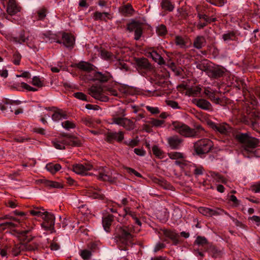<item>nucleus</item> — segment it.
I'll list each match as a JSON object with an SVG mask.
<instances>
[{"mask_svg":"<svg viewBox=\"0 0 260 260\" xmlns=\"http://www.w3.org/2000/svg\"><path fill=\"white\" fill-rule=\"evenodd\" d=\"M134 233L135 229L133 225L116 226L113 239L119 249L126 250L127 246L133 243Z\"/></svg>","mask_w":260,"mask_h":260,"instance_id":"obj_1","label":"nucleus"},{"mask_svg":"<svg viewBox=\"0 0 260 260\" xmlns=\"http://www.w3.org/2000/svg\"><path fill=\"white\" fill-rule=\"evenodd\" d=\"M172 125L175 129L180 135L185 137H195L199 135V132L191 128L189 126L179 122H173Z\"/></svg>","mask_w":260,"mask_h":260,"instance_id":"obj_2","label":"nucleus"},{"mask_svg":"<svg viewBox=\"0 0 260 260\" xmlns=\"http://www.w3.org/2000/svg\"><path fill=\"white\" fill-rule=\"evenodd\" d=\"M193 147L198 155L204 154L213 148V143L209 139H202L195 142Z\"/></svg>","mask_w":260,"mask_h":260,"instance_id":"obj_3","label":"nucleus"},{"mask_svg":"<svg viewBox=\"0 0 260 260\" xmlns=\"http://www.w3.org/2000/svg\"><path fill=\"white\" fill-rule=\"evenodd\" d=\"M45 214L43 216L44 221L41 224L42 226L46 231H50L51 233L55 232L54 223L55 216L53 214H51L47 211L45 212Z\"/></svg>","mask_w":260,"mask_h":260,"instance_id":"obj_4","label":"nucleus"},{"mask_svg":"<svg viewBox=\"0 0 260 260\" xmlns=\"http://www.w3.org/2000/svg\"><path fill=\"white\" fill-rule=\"evenodd\" d=\"M88 91L89 94L96 100L105 102L109 100V98L103 94V89L101 86H92Z\"/></svg>","mask_w":260,"mask_h":260,"instance_id":"obj_5","label":"nucleus"},{"mask_svg":"<svg viewBox=\"0 0 260 260\" xmlns=\"http://www.w3.org/2000/svg\"><path fill=\"white\" fill-rule=\"evenodd\" d=\"M21 10L22 7L17 0H8L7 1L6 12L9 15H16Z\"/></svg>","mask_w":260,"mask_h":260,"instance_id":"obj_6","label":"nucleus"},{"mask_svg":"<svg viewBox=\"0 0 260 260\" xmlns=\"http://www.w3.org/2000/svg\"><path fill=\"white\" fill-rule=\"evenodd\" d=\"M112 120L113 123L119 125L123 127L127 131L133 130L135 127L134 123L127 118L113 117Z\"/></svg>","mask_w":260,"mask_h":260,"instance_id":"obj_7","label":"nucleus"},{"mask_svg":"<svg viewBox=\"0 0 260 260\" xmlns=\"http://www.w3.org/2000/svg\"><path fill=\"white\" fill-rule=\"evenodd\" d=\"M61 136L63 137L61 140L64 146H80L81 145V141L76 137L65 134H62Z\"/></svg>","mask_w":260,"mask_h":260,"instance_id":"obj_8","label":"nucleus"},{"mask_svg":"<svg viewBox=\"0 0 260 260\" xmlns=\"http://www.w3.org/2000/svg\"><path fill=\"white\" fill-rule=\"evenodd\" d=\"M93 168L92 165L90 164H76L73 166V171L76 174L82 175H87L88 171L91 170Z\"/></svg>","mask_w":260,"mask_h":260,"instance_id":"obj_9","label":"nucleus"},{"mask_svg":"<svg viewBox=\"0 0 260 260\" xmlns=\"http://www.w3.org/2000/svg\"><path fill=\"white\" fill-rule=\"evenodd\" d=\"M169 147L173 150L179 149L183 142V140L177 135H173L167 139Z\"/></svg>","mask_w":260,"mask_h":260,"instance_id":"obj_10","label":"nucleus"},{"mask_svg":"<svg viewBox=\"0 0 260 260\" xmlns=\"http://www.w3.org/2000/svg\"><path fill=\"white\" fill-rule=\"evenodd\" d=\"M61 41L66 47L73 48L75 44V38L71 34L63 32Z\"/></svg>","mask_w":260,"mask_h":260,"instance_id":"obj_11","label":"nucleus"},{"mask_svg":"<svg viewBox=\"0 0 260 260\" xmlns=\"http://www.w3.org/2000/svg\"><path fill=\"white\" fill-rule=\"evenodd\" d=\"M135 62L139 69L150 70L152 69L151 64L146 58H137L135 59Z\"/></svg>","mask_w":260,"mask_h":260,"instance_id":"obj_12","label":"nucleus"},{"mask_svg":"<svg viewBox=\"0 0 260 260\" xmlns=\"http://www.w3.org/2000/svg\"><path fill=\"white\" fill-rule=\"evenodd\" d=\"M226 70L224 68L216 67L210 69L208 71V75L213 78H218L222 77Z\"/></svg>","mask_w":260,"mask_h":260,"instance_id":"obj_13","label":"nucleus"},{"mask_svg":"<svg viewBox=\"0 0 260 260\" xmlns=\"http://www.w3.org/2000/svg\"><path fill=\"white\" fill-rule=\"evenodd\" d=\"M163 234L166 237L170 238L173 242L174 245H177L179 243V235L176 233L174 231L168 229H162L161 230Z\"/></svg>","mask_w":260,"mask_h":260,"instance_id":"obj_14","label":"nucleus"},{"mask_svg":"<svg viewBox=\"0 0 260 260\" xmlns=\"http://www.w3.org/2000/svg\"><path fill=\"white\" fill-rule=\"evenodd\" d=\"M124 134L122 132L118 133H108L106 136V141L108 142H111L113 140L121 142L124 139Z\"/></svg>","mask_w":260,"mask_h":260,"instance_id":"obj_15","label":"nucleus"},{"mask_svg":"<svg viewBox=\"0 0 260 260\" xmlns=\"http://www.w3.org/2000/svg\"><path fill=\"white\" fill-rule=\"evenodd\" d=\"M192 103L200 108L205 110H210L212 107L209 102L203 99H193Z\"/></svg>","mask_w":260,"mask_h":260,"instance_id":"obj_16","label":"nucleus"},{"mask_svg":"<svg viewBox=\"0 0 260 260\" xmlns=\"http://www.w3.org/2000/svg\"><path fill=\"white\" fill-rule=\"evenodd\" d=\"M197 17L199 18V21L197 25L198 29H203L207 26L209 17L207 15L198 12Z\"/></svg>","mask_w":260,"mask_h":260,"instance_id":"obj_17","label":"nucleus"},{"mask_svg":"<svg viewBox=\"0 0 260 260\" xmlns=\"http://www.w3.org/2000/svg\"><path fill=\"white\" fill-rule=\"evenodd\" d=\"M114 221V216L112 214H109L103 217L102 223L104 230L107 232H110V226Z\"/></svg>","mask_w":260,"mask_h":260,"instance_id":"obj_18","label":"nucleus"},{"mask_svg":"<svg viewBox=\"0 0 260 260\" xmlns=\"http://www.w3.org/2000/svg\"><path fill=\"white\" fill-rule=\"evenodd\" d=\"M96 176L97 178L100 180L104 181H112V177L104 168H101L99 169V173Z\"/></svg>","mask_w":260,"mask_h":260,"instance_id":"obj_19","label":"nucleus"},{"mask_svg":"<svg viewBox=\"0 0 260 260\" xmlns=\"http://www.w3.org/2000/svg\"><path fill=\"white\" fill-rule=\"evenodd\" d=\"M134 9L131 4H127L126 5L121 6L119 8V12L123 16H132L134 13Z\"/></svg>","mask_w":260,"mask_h":260,"instance_id":"obj_20","label":"nucleus"},{"mask_svg":"<svg viewBox=\"0 0 260 260\" xmlns=\"http://www.w3.org/2000/svg\"><path fill=\"white\" fill-rule=\"evenodd\" d=\"M48 13V9L45 7L39 8L35 13V18L37 20H44Z\"/></svg>","mask_w":260,"mask_h":260,"instance_id":"obj_21","label":"nucleus"},{"mask_svg":"<svg viewBox=\"0 0 260 260\" xmlns=\"http://www.w3.org/2000/svg\"><path fill=\"white\" fill-rule=\"evenodd\" d=\"M258 143V141L257 139L250 137L243 147L245 150L249 151L250 149H253L256 147Z\"/></svg>","mask_w":260,"mask_h":260,"instance_id":"obj_22","label":"nucleus"},{"mask_svg":"<svg viewBox=\"0 0 260 260\" xmlns=\"http://www.w3.org/2000/svg\"><path fill=\"white\" fill-rule=\"evenodd\" d=\"M206 41L205 38L202 36H198L194 40L193 46L194 48L200 49L205 45Z\"/></svg>","mask_w":260,"mask_h":260,"instance_id":"obj_23","label":"nucleus"},{"mask_svg":"<svg viewBox=\"0 0 260 260\" xmlns=\"http://www.w3.org/2000/svg\"><path fill=\"white\" fill-rule=\"evenodd\" d=\"M76 67L79 69L87 72H90L93 70V66L92 64L84 61L79 62L76 64Z\"/></svg>","mask_w":260,"mask_h":260,"instance_id":"obj_24","label":"nucleus"},{"mask_svg":"<svg viewBox=\"0 0 260 260\" xmlns=\"http://www.w3.org/2000/svg\"><path fill=\"white\" fill-rule=\"evenodd\" d=\"M212 128L219 132L221 134L226 135L229 132V126L226 124H216L215 123H213Z\"/></svg>","mask_w":260,"mask_h":260,"instance_id":"obj_25","label":"nucleus"},{"mask_svg":"<svg viewBox=\"0 0 260 260\" xmlns=\"http://www.w3.org/2000/svg\"><path fill=\"white\" fill-rule=\"evenodd\" d=\"M44 39H47L46 41H49L50 43L56 42L58 44H62V42L59 39V37L56 34H51L48 32L43 34Z\"/></svg>","mask_w":260,"mask_h":260,"instance_id":"obj_26","label":"nucleus"},{"mask_svg":"<svg viewBox=\"0 0 260 260\" xmlns=\"http://www.w3.org/2000/svg\"><path fill=\"white\" fill-rule=\"evenodd\" d=\"M149 55L155 62H157L159 64H165V60L161 55L158 54L156 51L153 50L151 52L148 53Z\"/></svg>","mask_w":260,"mask_h":260,"instance_id":"obj_27","label":"nucleus"},{"mask_svg":"<svg viewBox=\"0 0 260 260\" xmlns=\"http://www.w3.org/2000/svg\"><path fill=\"white\" fill-rule=\"evenodd\" d=\"M186 92L189 96H196L201 93L202 88L200 85L186 88Z\"/></svg>","mask_w":260,"mask_h":260,"instance_id":"obj_28","label":"nucleus"},{"mask_svg":"<svg viewBox=\"0 0 260 260\" xmlns=\"http://www.w3.org/2000/svg\"><path fill=\"white\" fill-rule=\"evenodd\" d=\"M209 252L211 256L214 258H221L223 255L222 251L215 246H211Z\"/></svg>","mask_w":260,"mask_h":260,"instance_id":"obj_29","label":"nucleus"},{"mask_svg":"<svg viewBox=\"0 0 260 260\" xmlns=\"http://www.w3.org/2000/svg\"><path fill=\"white\" fill-rule=\"evenodd\" d=\"M110 79L108 75L103 74L101 72H97L94 75V80H97L100 82H106Z\"/></svg>","mask_w":260,"mask_h":260,"instance_id":"obj_30","label":"nucleus"},{"mask_svg":"<svg viewBox=\"0 0 260 260\" xmlns=\"http://www.w3.org/2000/svg\"><path fill=\"white\" fill-rule=\"evenodd\" d=\"M15 43L21 44L24 43L28 40V37L25 36V32L24 30H21L19 37H12V40Z\"/></svg>","mask_w":260,"mask_h":260,"instance_id":"obj_31","label":"nucleus"},{"mask_svg":"<svg viewBox=\"0 0 260 260\" xmlns=\"http://www.w3.org/2000/svg\"><path fill=\"white\" fill-rule=\"evenodd\" d=\"M24 244L22 243H19L15 244L12 249L11 252L14 256H17L19 255L21 252L24 251Z\"/></svg>","mask_w":260,"mask_h":260,"instance_id":"obj_32","label":"nucleus"},{"mask_svg":"<svg viewBox=\"0 0 260 260\" xmlns=\"http://www.w3.org/2000/svg\"><path fill=\"white\" fill-rule=\"evenodd\" d=\"M160 6L162 9L172 12L174 9V5L169 0H161Z\"/></svg>","mask_w":260,"mask_h":260,"instance_id":"obj_33","label":"nucleus"},{"mask_svg":"<svg viewBox=\"0 0 260 260\" xmlns=\"http://www.w3.org/2000/svg\"><path fill=\"white\" fill-rule=\"evenodd\" d=\"M61 168L60 164H56L53 165L52 163L48 164L46 166V169L50 172L51 174H55L57 172L59 171Z\"/></svg>","mask_w":260,"mask_h":260,"instance_id":"obj_34","label":"nucleus"},{"mask_svg":"<svg viewBox=\"0 0 260 260\" xmlns=\"http://www.w3.org/2000/svg\"><path fill=\"white\" fill-rule=\"evenodd\" d=\"M197 68L202 71L207 72L208 74V71L210 70V66L207 60H202L197 64Z\"/></svg>","mask_w":260,"mask_h":260,"instance_id":"obj_35","label":"nucleus"},{"mask_svg":"<svg viewBox=\"0 0 260 260\" xmlns=\"http://www.w3.org/2000/svg\"><path fill=\"white\" fill-rule=\"evenodd\" d=\"M142 26V23L141 22L137 21H133L127 24V29L130 32L135 31Z\"/></svg>","mask_w":260,"mask_h":260,"instance_id":"obj_36","label":"nucleus"},{"mask_svg":"<svg viewBox=\"0 0 260 260\" xmlns=\"http://www.w3.org/2000/svg\"><path fill=\"white\" fill-rule=\"evenodd\" d=\"M249 137L250 136L247 133H240L236 135L235 139L239 143L243 144L244 146Z\"/></svg>","mask_w":260,"mask_h":260,"instance_id":"obj_37","label":"nucleus"},{"mask_svg":"<svg viewBox=\"0 0 260 260\" xmlns=\"http://www.w3.org/2000/svg\"><path fill=\"white\" fill-rule=\"evenodd\" d=\"M67 115L62 113L61 110L55 111L52 115V118L54 121H58L62 119H66Z\"/></svg>","mask_w":260,"mask_h":260,"instance_id":"obj_38","label":"nucleus"},{"mask_svg":"<svg viewBox=\"0 0 260 260\" xmlns=\"http://www.w3.org/2000/svg\"><path fill=\"white\" fill-rule=\"evenodd\" d=\"M42 182L44 183L46 186L51 188H59L62 187V186L61 184L55 181L44 180L42 181Z\"/></svg>","mask_w":260,"mask_h":260,"instance_id":"obj_39","label":"nucleus"},{"mask_svg":"<svg viewBox=\"0 0 260 260\" xmlns=\"http://www.w3.org/2000/svg\"><path fill=\"white\" fill-rule=\"evenodd\" d=\"M175 43L177 46H179L181 48H184L186 46V42L184 39L180 36H176L175 38Z\"/></svg>","mask_w":260,"mask_h":260,"instance_id":"obj_40","label":"nucleus"},{"mask_svg":"<svg viewBox=\"0 0 260 260\" xmlns=\"http://www.w3.org/2000/svg\"><path fill=\"white\" fill-rule=\"evenodd\" d=\"M222 39L224 41H234L237 39L236 34L233 31H229L226 34H224L222 35Z\"/></svg>","mask_w":260,"mask_h":260,"instance_id":"obj_41","label":"nucleus"},{"mask_svg":"<svg viewBox=\"0 0 260 260\" xmlns=\"http://www.w3.org/2000/svg\"><path fill=\"white\" fill-rule=\"evenodd\" d=\"M24 251H32L38 249V244L36 243L31 244L23 243Z\"/></svg>","mask_w":260,"mask_h":260,"instance_id":"obj_42","label":"nucleus"},{"mask_svg":"<svg viewBox=\"0 0 260 260\" xmlns=\"http://www.w3.org/2000/svg\"><path fill=\"white\" fill-rule=\"evenodd\" d=\"M144 122L145 123H148L152 124V126L160 127L164 124L165 121L162 120H159L152 118L150 119V121H144Z\"/></svg>","mask_w":260,"mask_h":260,"instance_id":"obj_43","label":"nucleus"},{"mask_svg":"<svg viewBox=\"0 0 260 260\" xmlns=\"http://www.w3.org/2000/svg\"><path fill=\"white\" fill-rule=\"evenodd\" d=\"M168 155L172 159L178 160L184 158L183 154L179 152H171L168 153Z\"/></svg>","mask_w":260,"mask_h":260,"instance_id":"obj_44","label":"nucleus"},{"mask_svg":"<svg viewBox=\"0 0 260 260\" xmlns=\"http://www.w3.org/2000/svg\"><path fill=\"white\" fill-rule=\"evenodd\" d=\"M80 255L84 260H88L90 258L92 253L90 250L88 249L81 250Z\"/></svg>","mask_w":260,"mask_h":260,"instance_id":"obj_45","label":"nucleus"},{"mask_svg":"<svg viewBox=\"0 0 260 260\" xmlns=\"http://www.w3.org/2000/svg\"><path fill=\"white\" fill-rule=\"evenodd\" d=\"M21 55L18 51H16L13 55V62L14 64L18 66L20 64L21 59Z\"/></svg>","mask_w":260,"mask_h":260,"instance_id":"obj_46","label":"nucleus"},{"mask_svg":"<svg viewBox=\"0 0 260 260\" xmlns=\"http://www.w3.org/2000/svg\"><path fill=\"white\" fill-rule=\"evenodd\" d=\"M157 34L160 36H164L167 33L166 26L164 24L159 25L156 29Z\"/></svg>","mask_w":260,"mask_h":260,"instance_id":"obj_47","label":"nucleus"},{"mask_svg":"<svg viewBox=\"0 0 260 260\" xmlns=\"http://www.w3.org/2000/svg\"><path fill=\"white\" fill-rule=\"evenodd\" d=\"M29 213L31 215L37 217H43L45 212H42L40 211V209L38 207L35 208L34 209L30 210Z\"/></svg>","mask_w":260,"mask_h":260,"instance_id":"obj_48","label":"nucleus"},{"mask_svg":"<svg viewBox=\"0 0 260 260\" xmlns=\"http://www.w3.org/2000/svg\"><path fill=\"white\" fill-rule=\"evenodd\" d=\"M194 242L197 245L204 246L208 244V240L205 237L199 236L197 237Z\"/></svg>","mask_w":260,"mask_h":260,"instance_id":"obj_49","label":"nucleus"},{"mask_svg":"<svg viewBox=\"0 0 260 260\" xmlns=\"http://www.w3.org/2000/svg\"><path fill=\"white\" fill-rule=\"evenodd\" d=\"M152 150L153 154L155 155L156 157H158L159 158L162 157V155L164 153L162 151H161V149L159 148L157 146H153L152 147Z\"/></svg>","mask_w":260,"mask_h":260,"instance_id":"obj_50","label":"nucleus"},{"mask_svg":"<svg viewBox=\"0 0 260 260\" xmlns=\"http://www.w3.org/2000/svg\"><path fill=\"white\" fill-rule=\"evenodd\" d=\"M101 55L102 58L105 59H112L114 55L110 52L106 50H102L101 52Z\"/></svg>","mask_w":260,"mask_h":260,"instance_id":"obj_51","label":"nucleus"},{"mask_svg":"<svg viewBox=\"0 0 260 260\" xmlns=\"http://www.w3.org/2000/svg\"><path fill=\"white\" fill-rule=\"evenodd\" d=\"M61 125L66 129L74 128L76 127L75 124L72 121L69 120H66L64 122H62Z\"/></svg>","mask_w":260,"mask_h":260,"instance_id":"obj_52","label":"nucleus"},{"mask_svg":"<svg viewBox=\"0 0 260 260\" xmlns=\"http://www.w3.org/2000/svg\"><path fill=\"white\" fill-rule=\"evenodd\" d=\"M73 96L77 99L88 102L87 96L84 93L81 92H77L73 94Z\"/></svg>","mask_w":260,"mask_h":260,"instance_id":"obj_53","label":"nucleus"},{"mask_svg":"<svg viewBox=\"0 0 260 260\" xmlns=\"http://www.w3.org/2000/svg\"><path fill=\"white\" fill-rule=\"evenodd\" d=\"M81 122L86 126L88 127H92L94 125L93 120L89 117L82 118Z\"/></svg>","mask_w":260,"mask_h":260,"instance_id":"obj_54","label":"nucleus"},{"mask_svg":"<svg viewBox=\"0 0 260 260\" xmlns=\"http://www.w3.org/2000/svg\"><path fill=\"white\" fill-rule=\"evenodd\" d=\"M31 83L33 85L38 87H42L43 86V82L40 80V79L37 76L32 78Z\"/></svg>","mask_w":260,"mask_h":260,"instance_id":"obj_55","label":"nucleus"},{"mask_svg":"<svg viewBox=\"0 0 260 260\" xmlns=\"http://www.w3.org/2000/svg\"><path fill=\"white\" fill-rule=\"evenodd\" d=\"M207 2L213 5L222 7L226 2V0H207Z\"/></svg>","mask_w":260,"mask_h":260,"instance_id":"obj_56","label":"nucleus"},{"mask_svg":"<svg viewBox=\"0 0 260 260\" xmlns=\"http://www.w3.org/2000/svg\"><path fill=\"white\" fill-rule=\"evenodd\" d=\"M52 143L54 147L57 149L62 150L65 149V146L62 143L61 139L59 141H53Z\"/></svg>","mask_w":260,"mask_h":260,"instance_id":"obj_57","label":"nucleus"},{"mask_svg":"<svg viewBox=\"0 0 260 260\" xmlns=\"http://www.w3.org/2000/svg\"><path fill=\"white\" fill-rule=\"evenodd\" d=\"M124 214L123 215V217H125V216L127 215L131 216L132 218H136V215H137L136 213L133 212L131 210V208L129 207H126L124 208Z\"/></svg>","mask_w":260,"mask_h":260,"instance_id":"obj_58","label":"nucleus"},{"mask_svg":"<svg viewBox=\"0 0 260 260\" xmlns=\"http://www.w3.org/2000/svg\"><path fill=\"white\" fill-rule=\"evenodd\" d=\"M125 116V110L124 109L119 108V109L113 115V117H122Z\"/></svg>","mask_w":260,"mask_h":260,"instance_id":"obj_59","label":"nucleus"},{"mask_svg":"<svg viewBox=\"0 0 260 260\" xmlns=\"http://www.w3.org/2000/svg\"><path fill=\"white\" fill-rule=\"evenodd\" d=\"M166 104L168 106L172 107L174 109H180V107L178 105V103L174 101L168 100L166 101Z\"/></svg>","mask_w":260,"mask_h":260,"instance_id":"obj_60","label":"nucleus"},{"mask_svg":"<svg viewBox=\"0 0 260 260\" xmlns=\"http://www.w3.org/2000/svg\"><path fill=\"white\" fill-rule=\"evenodd\" d=\"M92 197L94 199H98L101 200H104L105 198L104 194L101 193L100 190L98 192H93Z\"/></svg>","mask_w":260,"mask_h":260,"instance_id":"obj_61","label":"nucleus"},{"mask_svg":"<svg viewBox=\"0 0 260 260\" xmlns=\"http://www.w3.org/2000/svg\"><path fill=\"white\" fill-rule=\"evenodd\" d=\"M208 98L210 99L212 102L215 104H219L220 102V99L219 97H217L215 96V94L214 92H213L208 97Z\"/></svg>","mask_w":260,"mask_h":260,"instance_id":"obj_62","label":"nucleus"},{"mask_svg":"<svg viewBox=\"0 0 260 260\" xmlns=\"http://www.w3.org/2000/svg\"><path fill=\"white\" fill-rule=\"evenodd\" d=\"M146 108L152 114H157L160 113V111L157 107H153L150 106H146Z\"/></svg>","mask_w":260,"mask_h":260,"instance_id":"obj_63","label":"nucleus"},{"mask_svg":"<svg viewBox=\"0 0 260 260\" xmlns=\"http://www.w3.org/2000/svg\"><path fill=\"white\" fill-rule=\"evenodd\" d=\"M134 32H135L134 39L137 41L139 40L142 35V33H143L142 26H141L137 30H136V31H135Z\"/></svg>","mask_w":260,"mask_h":260,"instance_id":"obj_64","label":"nucleus"}]
</instances>
